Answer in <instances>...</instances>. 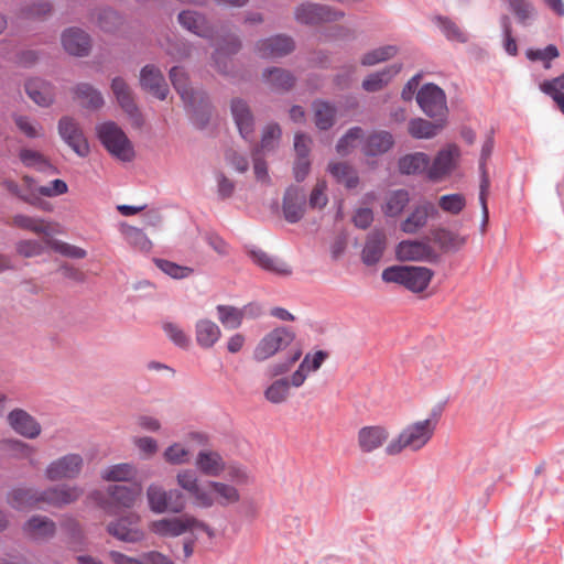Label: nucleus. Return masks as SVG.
<instances>
[{"label":"nucleus","instance_id":"nucleus-1","mask_svg":"<svg viewBox=\"0 0 564 564\" xmlns=\"http://www.w3.org/2000/svg\"><path fill=\"white\" fill-rule=\"evenodd\" d=\"M176 481L200 508H210L214 505L227 507L240 500V494L235 486L216 480L199 482L196 473L192 469L180 471Z\"/></svg>","mask_w":564,"mask_h":564},{"label":"nucleus","instance_id":"nucleus-2","mask_svg":"<svg viewBox=\"0 0 564 564\" xmlns=\"http://www.w3.org/2000/svg\"><path fill=\"white\" fill-rule=\"evenodd\" d=\"M436 429V421L425 419L405 426L401 433L393 438L386 447V453L390 456L400 454L403 449L413 452L423 448L433 437Z\"/></svg>","mask_w":564,"mask_h":564},{"label":"nucleus","instance_id":"nucleus-3","mask_svg":"<svg viewBox=\"0 0 564 564\" xmlns=\"http://www.w3.org/2000/svg\"><path fill=\"white\" fill-rule=\"evenodd\" d=\"M434 272L425 267L391 265L382 271V280L388 283L403 285L408 290L423 292L431 282Z\"/></svg>","mask_w":564,"mask_h":564},{"label":"nucleus","instance_id":"nucleus-4","mask_svg":"<svg viewBox=\"0 0 564 564\" xmlns=\"http://www.w3.org/2000/svg\"><path fill=\"white\" fill-rule=\"evenodd\" d=\"M193 529H198L206 532L209 538L214 536V530L207 523L189 514L174 518H164L152 521L149 524V530L162 538L180 536Z\"/></svg>","mask_w":564,"mask_h":564},{"label":"nucleus","instance_id":"nucleus-5","mask_svg":"<svg viewBox=\"0 0 564 564\" xmlns=\"http://www.w3.org/2000/svg\"><path fill=\"white\" fill-rule=\"evenodd\" d=\"M147 498L150 509L155 513H181L186 507V497L180 489L165 490L161 486L151 485Z\"/></svg>","mask_w":564,"mask_h":564},{"label":"nucleus","instance_id":"nucleus-6","mask_svg":"<svg viewBox=\"0 0 564 564\" xmlns=\"http://www.w3.org/2000/svg\"><path fill=\"white\" fill-rule=\"evenodd\" d=\"M98 138L104 147L122 161H129L133 151L124 132L115 122H105L97 128Z\"/></svg>","mask_w":564,"mask_h":564},{"label":"nucleus","instance_id":"nucleus-7","mask_svg":"<svg viewBox=\"0 0 564 564\" xmlns=\"http://www.w3.org/2000/svg\"><path fill=\"white\" fill-rule=\"evenodd\" d=\"M416 101L430 118L445 120L447 113L444 90L435 84L423 85L416 94Z\"/></svg>","mask_w":564,"mask_h":564},{"label":"nucleus","instance_id":"nucleus-8","mask_svg":"<svg viewBox=\"0 0 564 564\" xmlns=\"http://www.w3.org/2000/svg\"><path fill=\"white\" fill-rule=\"evenodd\" d=\"M294 339L295 333L292 329L284 326L276 327L259 341L254 348L253 358L257 361H264L286 348Z\"/></svg>","mask_w":564,"mask_h":564},{"label":"nucleus","instance_id":"nucleus-9","mask_svg":"<svg viewBox=\"0 0 564 564\" xmlns=\"http://www.w3.org/2000/svg\"><path fill=\"white\" fill-rule=\"evenodd\" d=\"M344 12L335 10L326 4L304 2L294 10L295 20L305 25H318L324 22L340 20Z\"/></svg>","mask_w":564,"mask_h":564},{"label":"nucleus","instance_id":"nucleus-10","mask_svg":"<svg viewBox=\"0 0 564 564\" xmlns=\"http://www.w3.org/2000/svg\"><path fill=\"white\" fill-rule=\"evenodd\" d=\"M84 467V458L77 453H69L52 460L45 468V478L50 481L77 478Z\"/></svg>","mask_w":564,"mask_h":564},{"label":"nucleus","instance_id":"nucleus-11","mask_svg":"<svg viewBox=\"0 0 564 564\" xmlns=\"http://www.w3.org/2000/svg\"><path fill=\"white\" fill-rule=\"evenodd\" d=\"M397 258L401 261H426L436 263L440 254L421 240H402L395 248Z\"/></svg>","mask_w":564,"mask_h":564},{"label":"nucleus","instance_id":"nucleus-12","mask_svg":"<svg viewBox=\"0 0 564 564\" xmlns=\"http://www.w3.org/2000/svg\"><path fill=\"white\" fill-rule=\"evenodd\" d=\"M256 52L262 58H275L289 55L295 50L294 40L286 34H276L256 43Z\"/></svg>","mask_w":564,"mask_h":564},{"label":"nucleus","instance_id":"nucleus-13","mask_svg":"<svg viewBox=\"0 0 564 564\" xmlns=\"http://www.w3.org/2000/svg\"><path fill=\"white\" fill-rule=\"evenodd\" d=\"M306 204L303 188L290 185L284 192L282 202L284 219L290 224L299 223L305 215Z\"/></svg>","mask_w":564,"mask_h":564},{"label":"nucleus","instance_id":"nucleus-14","mask_svg":"<svg viewBox=\"0 0 564 564\" xmlns=\"http://www.w3.org/2000/svg\"><path fill=\"white\" fill-rule=\"evenodd\" d=\"M230 112L241 138L246 141L252 140L256 119L248 102L239 97L232 98Z\"/></svg>","mask_w":564,"mask_h":564},{"label":"nucleus","instance_id":"nucleus-15","mask_svg":"<svg viewBox=\"0 0 564 564\" xmlns=\"http://www.w3.org/2000/svg\"><path fill=\"white\" fill-rule=\"evenodd\" d=\"M184 102L189 108L193 124L199 130L205 129L210 121L213 110L208 94L199 89Z\"/></svg>","mask_w":564,"mask_h":564},{"label":"nucleus","instance_id":"nucleus-16","mask_svg":"<svg viewBox=\"0 0 564 564\" xmlns=\"http://www.w3.org/2000/svg\"><path fill=\"white\" fill-rule=\"evenodd\" d=\"M242 46L241 40L236 34H228L218 44L215 52L212 55L215 67L224 75H231V59L232 55H236Z\"/></svg>","mask_w":564,"mask_h":564},{"label":"nucleus","instance_id":"nucleus-17","mask_svg":"<svg viewBox=\"0 0 564 564\" xmlns=\"http://www.w3.org/2000/svg\"><path fill=\"white\" fill-rule=\"evenodd\" d=\"M58 132L62 139L80 156L89 153L88 142L78 126V123L69 117H63L58 122Z\"/></svg>","mask_w":564,"mask_h":564},{"label":"nucleus","instance_id":"nucleus-18","mask_svg":"<svg viewBox=\"0 0 564 564\" xmlns=\"http://www.w3.org/2000/svg\"><path fill=\"white\" fill-rule=\"evenodd\" d=\"M83 496V489L78 486L61 485L41 491L42 505L57 508L70 505Z\"/></svg>","mask_w":564,"mask_h":564},{"label":"nucleus","instance_id":"nucleus-19","mask_svg":"<svg viewBox=\"0 0 564 564\" xmlns=\"http://www.w3.org/2000/svg\"><path fill=\"white\" fill-rule=\"evenodd\" d=\"M494 137L489 134L481 147L480 159H479V172H480V185H479V202L482 212V225L488 220V207H487V194L490 186V180L487 172V161L490 158L494 150Z\"/></svg>","mask_w":564,"mask_h":564},{"label":"nucleus","instance_id":"nucleus-20","mask_svg":"<svg viewBox=\"0 0 564 564\" xmlns=\"http://www.w3.org/2000/svg\"><path fill=\"white\" fill-rule=\"evenodd\" d=\"M438 216L437 207L429 200L416 205L410 215L401 223V230L405 234H415L423 228L430 218Z\"/></svg>","mask_w":564,"mask_h":564},{"label":"nucleus","instance_id":"nucleus-21","mask_svg":"<svg viewBox=\"0 0 564 564\" xmlns=\"http://www.w3.org/2000/svg\"><path fill=\"white\" fill-rule=\"evenodd\" d=\"M459 154V149L455 144L438 151L433 163L429 166V180L438 181L449 174L454 170L455 161Z\"/></svg>","mask_w":564,"mask_h":564},{"label":"nucleus","instance_id":"nucleus-22","mask_svg":"<svg viewBox=\"0 0 564 564\" xmlns=\"http://www.w3.org/2000/svg\"><path fill=\"white\" fill-rule=\"evenodd\" d=\"M246 252L254 264L267 272L283 276L292 273L291 268L285 262L254 246L246 247Z\"/></svg>","mask_w":564,"mask_h":564},{"label":"nucleus","instance_id":"nucleus-23","mask_svg":"<svg viewBox=\"0 0 564 564\" xmlns=\"http://www.w3.org/2000/svg\"><path fill=\"white\" fill-rule=\"evenodd\" d=\"M394 137L386 130L369 133L362 141L361 152L368 158H376L388 153L394 145Z\"/></svg>","mask_w":564,"mask_h":564},{"label":"nucleus","instance_id":"nucleus-24","mask_svg":"<svg viewBox=\"0 0 564 564\" xmlns=\"http://www.w3.org/2000/svg\"><path fill=\"white\" fill-rule=\"evenodd\" d=\"M10 426L20 435L26 438H36L41 434V425L37 421L22 409H14L8 415Z\"/></svg>","mask_w":564,"mask_h":564},{"label":"nucleus","instance_id":"nucleus-25","mask_svg":"<svg viewBox=\"0 0 564 564\" xmlns=\"http://www.w3.org/2000/svg\"><path fill=\"white\" fill-rule=\"evenodd\" d=\"M387 248V236L380 229H373L367 236L366 243L361 251V260L368 265L377 264Z\"/></svg>","mask_w":564,"mask_h":564},{"label":"nucleus","instance_id":"nucleus-26","mask_svg":"<svg viewBox=\"0 0 564 564\" xmlns=\"http://www.w3.org/2000/svg\"><path fill=\"white\" fill-rule=\"evenodd\" d=\"M64 50L74 56H86L91 47L89 35L77 28H69L62 34Z\"/></svg>","mask_w":564,"mask_h":564},{"label":"nucleus","instance_id":"nucleus-27","mask_svg":"<svg viewBox=\"0 0 564 564\" xmlns=\"http://www.w3.org/2000/svg\"><path fill=\"white\" fill-rule=\"evenodd\" d=\"M389 432L382 425L364 426L358 431V446L362 453H371L388 440Z\"/></svg>","mask_w":564,"mask_h":564},{"label":"nucleus","instance_id":"nucleus-28","mask_svg":"<svg viewBox=\"0 0 564 564\" xmlns=\"http://www.w3.org/2000/svg\"><path fill=\"white\" fill-rule=\"evenodd\" d=\"M178 23L187 31L204 39L213 36V28L203 13L183 10L177 15Z\"/></svg>","mask_w":564,"mask_h":564},{"label":"nucleus","instance_id":"nucleus-29","mask_svg":"<svg viewBox=\"0 0 564 564\" xmlns=\"http://www.w3.org/2000/svg\"><path fill=\"white\" fill-rule=\"evenodd\" d=\"M195 466L202 475L207 477H219L226 470V462L216 451H199Z\"/></svg>","mask_w":564,"mask_h":564},{"label":"nucleus","instance_id":"nucleus-30","mask_svg":"<svg viewBox=\"0 0 564 564\" xmlns=\"http://www.w3.org/2000/svg\"><path fill=\"white\" fill-rule=\"evenodd\" d=\"M108 532L118 540L137 542L141 538L139 517L121 518L108 525Z\"/></svg>","mask_w":564,"mask_h":564},{"label":"nucleus","instance_id":"nucleus-31","mask_svg":"<svg viewBox=\"0 0 564 564\" xmlns=\"http://www.w3.org/2000/svg\"><path fill=\"white\" fill-rule=\"evenodd\" d=\"M430 156L423 152H414L402 155L398 159V171L401 175H429Z\"/></svg>","mask_w":564,"mask_h":564},{"label":"nucleus","instance_id":"nucleus-32","mask_svg":"<svg viewBox=\"0 0 564 564\" xmlns=\"http://www.w3.org/2000/svg\"><path fill=\"white\" fill-rule=\"evenodd\" d=\"M12 225L21 229L30 230L37 235H44L50 238L53 234L61 232V226L57 223H48L41 218H34L26 215H15L12 218Z\"/></svg>","mask_w":564,"mask_h":564},{"label":"nucleus","instance_id":"nucleus-33","mask_svg":"<svg viewBox=\"0 0 564 564\" xmlns=\"http://www.w3.org/2000/svg\"><path fill=\"white\" fill-rule=\"evenodd\" d=\"M402 69L401 64H391L384 68L369 74L361 84V87L367 93H377L387 87L394 76Z\"/></svg>","mask_w":564,"mask_h":564},{"label":"nucleus","instance_id":"nucleus-34","mask_svg":"<svg viewBox=\"0 0 564 564\" xmlns=\"http://www.w3.org/2000/svg\"><path fill=\"white\" fill-rule=\"evenodd\" d=\"M24 534L36 541L46 540L55 534L56 525L53 520L43 516H33L23 527Z\"/></svg>","mask_w":564,"mask_h":564},{"label":"nucleus","instance_id":"nucleus-35","mask_svg":"<svg viewBox=\"0 0 564 564\" xmlns=\"http://www.w3.org/2000/svg\"><path fill=\"white\" fill-rule=\"evenodd\" d=\"M143 89H148L154 97L164 100L169 94V85L153 65L143 66Z\"/></svg>","mask_w":564,"mask_h":564},{"label":"nucleus","instance_id":"nucleus-36","mask_svg":"<svg viewBox=\"0 0 564 564\" xmlns=\"http://www.w3.org/2000/svg\"><path fill=\"white\" fill-rule=\"evenodd\" d=\"M430 235L443 252L457 251L466 243L465 237L444 227L432 228Z\"/></svg>","mask_w":564,"mask_h":564},{"label":"nucleus","instance_id":"nucleus-37","mask_svg":"<svg viewBox=\"0 0 564 564\" xmlns=\"http://www.w3.org/2000/svg\"><path fill=\"white\" fill-rule=\"evenodd\" d=\"M8 503L18 510L36 508L42 505L41 491L32 488H15L8 495Z\"/></svg>","mask_w":564,"mask_h":564},{"label":"nucleus","instance_id":"nucleus-38","mask_svg":"<svg viewBox=\"0 0 564 564\" xmlns=\"http://www.w3.org/2000/svg\"><path fill=\"white\" fill-rule=\"evenodd\" d=\"M262 77L275 91H289L296 82L295 76L290 70L275 66L265 68Z\"/></svg>","mask_w":564,"mask_h":564},{"label":"nucleus","instance_id":"nucleus-39","mask_svg":"<svg viewBox=\"0 0 564 564\" xmlns=\"http://www.w3.org/2000/svg\"><path fill=\"white\" fill-rule=\"evenodd\" d=\"M444 123L445 120L441 119H435L432 122L423 118H415L409 121L408 131L415 139H431L443 129Z\"/></svg>","mask_w":564,"mask_h":564},{"label":"nucleus","instance_id":"nucleus-40","mask_svg":"<svg viewBox=\"0 0 564 564\" xmlns=\"http://www.w3.org/2000/svg\"><path fill=\"white\" fill-rule=\"evenodd\" d=\"M197 345L202 348H212L219 339V326L210 319H199L195 325Z\"/></svg>","mask_w":564,"mask_h":564},{"label":"nucleus","instance_id":"nucleus-41","mask_svg":"<svg viewBox=\"0 0 564 564\" xmlns=\"http://www.w3.org/2000/svg\"><path fill=\"white\" fill-rule=\"evenodd\" d=\"M327 172L348 189L356 188L360 181L356 170L346 162H330Z\"/></svg>","mask_w":564,"mask_h":564},{"label":"nucleus","instance_id":"nucleus-42","mask_svg":"<svg viewBox=\"0 0 564 564\" xmlns=\"http://www.w3.org/2000/svg\"><path fill=\"white\" fill-rule=\"evenodd\" d=\"M25 91L29 97L39 106H48L54 98L53 87L39 78L26 82Z\"/></svg>","mask_w":564,"mask_h":564},{"label":"nucleus","instance_id":"nucleus-43","mask_svg":"<svg viewBox=\"0 0 564 564\" xmlns=\"http://www.w3.org/2000/svg\"><path fill=\"white\" fill-rule=\"evenodd\" d=\"M315 126L319 130H329L335 124L336 108L326 100L317 99L313 102Z\"/></svg>","mask_w":564,"mask_h":564},{"label":"nucleus","instance_id":"nucleus-44","mask_svg":"<svg viewBox=\"0 0 564 564\" xmlns=\"http://www.w3.org/2000/svg\"><path fill=\"white\" fill-rule=\"evenodd\" d=\"M433 22L440 28L447 41L465 44L468 42V34L463 31L456 22L445 15H435Z\"/></svg>","mask_w":564,"mask_h":564},{"label":"nucleus","instance_id":"nucleus-45","mask_svg":"<svg viewBox=\"0 0 564 564\" xmlns=\"http://www.w3.org/2000/svg\"><path fill=\"white\" fill-rule=\"evenodd\" d=\"M111 89L121 108L129 116H133L137 111V105L126 82L120 77L113 78L111 83Z\"/></svg>","mask_w":564,"mask_h":564},{"label":"nucleus","instance_id":"nucleus-46","mask_svg":"<svg viewBox=\"0 0 564 564\" xmlns=\"http://www.w3.org/2000/svg\"><path fill=\"white\" fill-rule=\"evenodd\" d=\"M74 94L78 102L85 108L99 109L104 105L101 94L89 84L77 85Z\"/></svg>","mask_w":564,"mask_h":564},{"label":"nucleus","instance_id":"nucleus-47","mask_svg":"<svg viewBox=\"0 0 564 564\" xmlns=\"http://www.w3.org/2000/svg\"><path fill=\"white\" fill-rule=\"evenodd\" d=\"M152 262L164 274L169 275L174 280L187 279L194 273L193 268L187 265H181L166 259L153 257Z\"/></svg>","mask_w":564,"mask_h":564},{"label":"nucleus","instance_id":"nucleus-48","mask_svg":"<svg viewBox=\"0 0 564 564\" xmlns=\"http://www.w3.org/2000/svg\"><path fill=\"white\" fill-rule=\"evenodd\" d=\"M137 468L122 463L109 466L101 471V478L107 481H130L137 476Z\"/></svg>","mask_w":564,"mask_h":564},{"label":"nucleus","instance_id":"nucleus-49","mask_svg":"<svg viewBox=\"0 0 564 564\" xmlns=\"http://www.w3.org/2000/svg\"><path fill=\"white\" fill-rule=\"evenodd\" d=\"M19 158L23 165H25L26 167H32L42 172L55 173V169L53 167V165L47 161V159L42 153L37 151L22 149L19 153Z\"/></svg>","mask_w":564,"mask_h":564},{"label":"nucleus","instance_id":"nucleus-50","mask_svg":"<svg viewBox=\"0 0 564 564\" xmlns=\"http://www.w3.org/2000/svg\"><path fill=\"white\" fill-rule=\"evenodd\" d=\"M409 202L410 195L406 189H395L387 197L384 214L388 217H397L404 210Z\"/></svg>","mask_w":564,"mask_h":564},{"label":"nucleus","instance_id":"nucleus-51","mask_svg":"<svg viewBox=\"0 0 564 564\" xmlns=\"http://www.w3.org/2000/svg\"><path fill=\"white\" fill-rule=\"evenodd\" d=\"M109 505L129 508L134 503L138 492L130 487L115 485L109 487Z\"/></svg>","mask_w":564,"mask_h":564},{"label":"nucleus","instance_id":"nucleus-52","mask_svg":"<svg viewBox=\"0 0 564 564\" xmlns=\"http://www.w3.org/2000/svg\"><path fill=\"white\" fill-rule=\"evenodd\" d=\"M398 53L395 45H384L365 53L360 59L362 66H375L394 57Z\"/></svg>","mask_w":564,"mask_h":564},{"label":"nucleus","instance_id":"nucleus-53","mask_svg":"<svg viewBox=\"0 0 564 564\" xmlns=\"http://www.w3.org/2000/svg\"><path fill=\"white\" fill-rule=\"evenodd\" d=\"M170 79L174 89L181 96L183 101L187 100L188 97L192 96V94L198 90L189 87L188 77L185 70L180 66H173L170 69Z\"/></svg>","mask_w":564,"mask_h":564},{"label":"nucleus","instance_id":"nucleus-54","mask_svg":"<svg viewBox=\"0 0 564 564\" xmlns=\"http://www.w3.org/2000/svg\"><path fill=\"white\" fill-rule=\"evenodd\" d=\"M525 56L531 62H541L544 69H550L551 62L560 56V51L556 45L549 44L544 48H528Z\"/></svg>","mask_w":564,"mask_h":564},{"label":"nucleus","instance_id":"nucleus-55","mask_svg":"<svg viewBox=\"0 0 564 564\" xmlns=\"http://www.w3.org/2000/svg\"><path fill=\"white\" fill-rule=\"evenodd\" d=\"M216 310L218 319L226 328L236 329L241 326L243 312L239 308L230 305L219 304L217 305Z\"/></svg>","mask_w":564,"mask_h":564},{"label":"nucleus","instance_id":"nucleus-56","mask_svg":"<svg viewBox=\"0 0 564 564\" xmlns=\"http://www.w3.org/2000/svg\"><path fill=\"white\" fill-rule=\"evenodd\" d=\"M13 121L20 133L29 139H37L43 137V127L35 119L24 115H14Z\"/></svg>","mask_w":564,"mask_h":564},{"label":"nucleus","instance_id":"nucleus-57","mask_svg":"<svg viewBox=\"0 0 564 564\" xmlns=\"http://www.w3.org/2000/svg\"><path fill=\"white\" fill-rule=\"evenodd\" d=\"M290 394V380L281 378L273 381L264 391L265 399L274 404L284 402Z\"/></svg>","mask_w":564,"mask_h":564},{"label":"nucleus","instance_id":"nucleus-58","mask_svg":"<svg viewBox=\"0 0 564 564\" xmlns=\"http://www.w3.org/2000/svg\"><path fill=\"white\" fill-rule=\"evenodd\" d=\"M23 183L26 187L25 189H21L19 185L13 181H4L3 184L8 188V191L20 197L25 203L36 205L39 202V197L35 196L33 192V180L30 176H24Z\"/></svg>","mask_w":564,"mask_h":564},{"label":"nucleus","instance_id":"nucleus-59","mask_svg":"<svg viewBox=\"0 0 564 564\" xmlns=\"http://www.w3.org/2000/svg\"><path fill=\"white\" fill-rule=\"evenodd\" d=\"M282 130L279 123L272 122L263 128L259 148L260 151H271L275 148L276 143L281 139Z\"/></svg>","mask_w":564,"mask_h":564},{"label":"nucleus","instance_id":"nucleus-60","mask_svg":"<svg viewBox=\"0 0 564 564\" xmlns=\"http://www.w3.org/2000/svg\"><path fill=\"white\" fill-rule=\"evenodd\" d=\"M162 328L170 340L177 347L186 349L189 346V336L175 323L164 322Z\"/></svg>","mask_w":564,"mask_h":564},{"label":"nucleus","instance_id":"nucleus-61","mask_svg":"<svg viewBox=\"0 0 564 564\" xmlns=\"http://www.w3.org/2000/svg\"><path fill=\"white\" fill-rule=\"evenodd\" d=\"M45 243L54 251L61 253L62 256L68 257V258L83 259L87 254L83 248L69 245L64 241L53 240L51 238H47V239H45Z\"/></svg>","mask_w":564,"mask_h":564},{"label":"nucleus","instance_id":"nucleus-62","mask_svg":"<svg viewBox=\"0 0 564 564\" xmlns=\"http://www.w3.org/2000/svg\"><path fill=\"white\" fill-rule=\"evenodd\" d=\"M364 130L360 127H351L347 132L339 138L336 144V151L341 156H346L350 153V150L355 147L354 142L362 137Z\"/></svg>","mask_w":564,"mask_h":564},{"label":"nucleus","instance_id":"nucleus-63","mask_svg":"<svg viewBox=\"0 0 564 564\" xmlns=\"http://www.w3.org/2000/svg\"><path fill=\"white\" fill-rule=\"evenodd\" d=\"M500 26L505 37L503 48L510 56L518 55V45L516 39L512 36V24L509 15L503 14L500 17Z\"/></svg>","mask_w":564,"mask_h":564},{"label":"nucleus","instance_id":"nucleus-64","mask_svg":"<svg viewBox=\"0 0 564 564\" xmlns=\"http://www.w3.org/2000/svg\"><path fill=\"white\" fill-rule=\"evenodd\" d=\"M466 205L465 197L462 194H447L441 196L438 206L446 213L453 215L459 214Z\"/></svg>","mask_w":564,"mask_h":564}]
</instances>
